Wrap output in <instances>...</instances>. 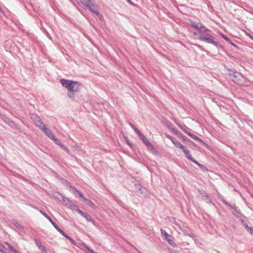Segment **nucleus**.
<instances>
[{
  "label": "nucleus",
  "instance_id": "16",
  "mask_svg": "<svg viewBox=\"0 0 253 253\" xmlns=\"http://www.w3.org/2000/svg\"><path fill=\"white\" fill-rule=\"evenodd\" d=\"M11 222L16 227V228H17L21 231L24 232L25 231L24 227L21 225H20V224L17 220L14 219L12 220Z\"/></svg>",
  "mask_w": 253,
  "mask_h": 253
},
{
  "label": "nucleus",
  "instance_id": "36",
  "mask_svg": "<svg viewBox=\"0 0 253 253\" xmlns=\"http://www.w3.org/2000/svg\"><path fill=\"white\" fill-rule=\"evenodd\" d=\"M203 200H205L207 203H208L209 201V198L207 194L205 195H203Z\"/></svg>",
  "mask_w": 253,
  "mask_h": 253
},
{
  "label": "nucleus",
  "instance_id": "21",
  "mask_svg": "<svg viewBox=\"0 0 253 253\" xmlns=\"http://www.w3.org/2000/svg\"><path fill=\"white\" fill-rule=\"evenodd\" d=\"M83 217L86 219V220L88 221V222H90L92 223H93V224H94V223H95V221L94 220L91 218V217L87 214L86 213H85V214L84 215V216H83Z\"/></svg>",
  "mask_w": 253,
  "mask_h": 253
},
{
  "label": "nucleus",
  "instance_id": "11",
  "mask_svg": "<svg viewBox=\"0 0 253 253\" xmlns=\"http://www.w3.org/2000/svg\"><path fill=\"white\" fill-rule=\"evenodd\" d=\"M135 190L138 193L143 195L145 194L146 189L145 188L143 187L140 184H135Z\"/></svg>",
  "mask_w": 253,
  "mask_h": 253
},
{
  "label": "nucleus",
  "instance_id": "1",
  "mask_svg": "<svg viewBox=\"0 0 253 253\" xmlns=\"http://www.w3.org/2000/svg\"><path fill=\"white\" fill-rule=\"evenodd\" d=\"M60 83L63 86L68 89V91H72L76 92L80 90L81 84L78 82L61 79Z\"/></svg>",
  "mask_w": 253,
  "mask_h": 253
},
{
  "label": "nucleus",
  "instance_id": "19",
  "mask_svg": "<svg viewBox=\"0 0 253 253\" xmlns=\"http://www.w3.org/2000/svg\"><path fill=\"white\" fill-rule=\"evenodd\" d=\"M138 135L139 136L140 139L141 141L146 145L148 144L150 141L147 139V138L144 136L142 133L140 132Z\"/></svg>",
  "mask_w": 253,
  "mask_h": 253
},
{
  "label": "nucleus",
  "instance_id": "15",
  "mask_svg": "<svg viewBox=\"0 0 253 253\" xmlns=\"http://www.w3.org/2000/svg\"><path fill=\"white\" fill-rule=\"evenodd\" d=\"M181 149L182 150L183 153L185 155L186 157L190 161L193 160V157H192L191 155L190 154V151L188 149H186L185 147V146L183 145V148H181Z\"/></svg>",
  "mask_w": 253,
  "mask_h": 253
},
{
  "label": "nucleus",
  "instance_id": "6",
  "mask_svg": "<svg viewBox=\"0 0 253 253\" xmlns=\"http://www.w3.org/2000/svg\"><path fill=\"white\" fill-rule=\"evenodd\" d=\"M233 210L235 211L236 212H232L233 214L237 218L239 219V220L241 221V224L245 228L246 226L248 225V224L245 222V220L243 219L242 217L241 216L238 215L237 214L240 213V211H238L236 207H230Z\"/></svg>",
  "mask_w": 253,
  "mask_h": 253
},
{
  "label": "nucleus",
  "instance_id": "5",
  "mask_svg": "<svg viewBox=\"0 0 253 253\" xmlns=\"http://www.w3.org/2000/svg\"><path fill=\"white\" fill-rule=\"evenodd\" d=\"M160 231L162 236L166 241H167L170 245L173 247H176V243L171 239V235L169 234L165 230L163 229H161Z\"/></svg>",
  "mask_w": 253,
  "mask_h": 253
},
{
  "label": "nucleus",
  "instance_id": "35",
  "mask_svg": "<svg viewBox=\"0 0 253 253\" xmlns=\"http://www.w3.org/2000/svg\"><path fill=\"white\" fill-rule=\"evenodd\" d=\"M198 23H196V22H193V21H192V22L190 23V26H191V27H193V28H196V27H197V24H198Z\"/></svg>",
  "mask_w": 253,
  "mask_h": 253
},
{
  "label": "nucleus",
  "instance_id": "30",
  "mask_svg": "<svg viewBox=\"0 0 253 253\" xmlns=\"http://www.w3.org/2000/svg\"><path fill=\"white\" fill-rule=\"evenodd\" d=\"M148 148H149V149H150L152 151H154L155 150V149L154 148V147L153 146V145L151 143V142H149L148 143L147 145H146Z\"/></svg>",
  "mask_w": 253,
  "mask_h": 253
},
{
  "label": "nucleus",
  "instance_id": "13",
  "mask_svg": "<svg viewBox=\"0 0 253 253\" xmlns=\"http://www.w3.org/2000/svg\"><path fill=\"white\" fill-rule=\"evenodd\" d=\"M42 130L50 139H52L54 137L52 132L49 128L45 126L43 127V128Z\"/></svg>",
  "mask_w": 253,
  "mask_h": 253
},
{
  "label": "nucleus",
  "instance_id": "12",
  "mask_svg": "<svg viewBox=\"0 0 253 253\" xmlns=\"http://www.w3.org/2000/svg\"><path fill=\"white\" fill-rule=\"evenodd\" d=\"M57 231L60 233L63 236H64L66 239H67L69 241H70V242L73 244V245H75L76 244V242L73 239H72L71 237H70L69 236H68L65 232H64L60 228H58V230H57Z\"/></svg>",
  "mask_w": 253,
  "mask_h": 253
},
{
  "label": "nucleus",
  "instance_id": "39",
  "mask_svg": "<svg viewBox=\"0 0 253 253\" xmlns=\"http://www.w3.org/2000/svg\"><path fill=\"white\" fill-rule=\"evenodd\" d=\"M191 161L193 162V163H194L196 165H197V166L198 165H199V163L198 162H197L196 160H195L194 158H193V160H191Z\"/></svg>",
  "mask_w": 253,
  "mask_h": 253
},
{
  "label": "nucleus",
  "instance_id": "17",
  "mask_svg": "<svg viewBox=\"0 0 253 253\" xmlns=\"http://www.w3.org/2000/svg\"><path fill=\"white\" fill-rule=\"evenodd\" d=\"M35 118H36L38 119V121H36V126L40 127L41 129H42L43 128V127H45V126L44 125L43 122H42L41 119L37 116H35Z\"/></svg>",
  "mask_w": 253,
  "mask_h": 253
},
{
  "label": "nucleus",
  "instance_id": "37",
  "mask_svg": "<svg viewBox=\"0 0 253 253\" xmlns=\"http://www.w3.org/2000/svg\"><path fill=\"white\" fill-rule=\"evenodd\" d=\"M183 131L190 137L192 136V134L187 130H183Z\"/></svg>",
  "mask_w": 253,
  "mask_h": 253
},
{
  "label": "nucleus",
  "instance_id": "32",
  "mask_svg": "<svg viewBox=\"0 0 253 253\" xmlns=\"http://www.w3.org/2000/svg\"><path fill=\"white\" fill-rule=\"evenodd\" d=\"M205 28V26H203L202 24L198 23L197 24V27H196L195 29H196L198 31L200 29Z\"/></svg>",
  "mask_w": 253,
  "mask_h": 253
},
{
  "label": "nucleus",
  "instance_id": "46",
  "mask_svg": "<svg viewBox=\"0 0 253 253\" xmlns=\"http://www.w3.org/2000/svg\"><path fill=\"white\" fill-rule=\"evenodd\" d=\"M182 138L185 140H187V137L185 136H183L182 137Z\"/></svg>",
  "mask_w": 253,
  "mask_h": 253
},
{
  "label": "nucleus",
  "instance_id": "14",
  "mask_svg": "<svg viewBox=\"0 0 253 253\" xmlns=\"http://www.w3.org/2000/svg\"><path fill=\"white\" fill-rule=\"evenodd\" d=\"M34 241H35L36 245L39 248V249L43 253H47L45 248L42 246V243L40 240L35 239Z\"/></svg>",
  "mask_w": 253,
  "mask_h": 253
},
{
  "label": "nucleus",
  "instance_id": "52",
  "mask_svg": "<svg viewBox=\"0 0 253 253\" xmlns=\"http://www.w3.org/2000/svg\"><path fill=\"white\" fill-rule=\"evenodd\" d=\"M9 253V252L7 251L5 253Z\"/></svg>",
  "mask_w": 253,
  "mask_h": 253
},
{
  "label": "nucleus",
  "instance_id": "8",
  "mask_svg": "<svg viewBox=\"0 0 253 253\" xmlns=\"http://www.w3.org/2000/svg\"><path fill=\"white\" fill-rule=\"evenodd\" d=\"M166 136L167 138H168L172 141V142L174 144V145L176 147L179 149L183 148V145L180 142H179L175 138L168 134H167Z\"/></svg>",
  "mask_w": 253,
  "mask_h": 253
},
{
  "label": "nucleus",
  "instance_id": "28",
  "mask_svg": "<svg viewBox=\"0 0 253 253\" xmlns=\"http://www.w3.org/2000/svg\"><path fill=\"white\" fill-rule=\"evenodd\" d=\"M6 251H7L5 247L3 245L0 244V252H1V253H4Z\"/></svg>",
  "mask_w": 253,
  "mask_h": 253
},
{
  "label": "nucleus",
  "instance_id": "24",
  "mask_svg": "<svg viewBox=\"0 0 253 253\" xmlns=\"http://www.w3.org/2000/svg\"><path fill=\"white\" fill-rule=\"evenodd\" d=\"M129 124L137 135L140 132V131L134 126L133 124L129 122Z\"/></svg>",
  "mask_w": 253,
  "mask_h": 253
},
{
  "label": "nucleus",
  "instance_id": "2",
  "mask_svg": "<svg viewBox=\"0 0 253 253\" xmlns=\"http://www.w3.org/2000/svg\"><path fill=\"white\" fill-rule=\"evenodd\" d=\"M63 183L66 184V185L69 187L70 191L76 197L80 198L82 201H84L87 205H89L91 203V202L84 198L83 195L79 190H78L76 188L72 186L69 181L66 180H64Z\"/></svg>",
  "mask_w": 253,
  "mask_h": 253
},
{
  "label": "nucleus",
  "instance_id": "41",
  "mask_svg": "<svg viewBox=\"0 0 253 253\" xmlns=\"http://www.w3.org/2000/svg\"><path fill=\"white\" fill-rule=\"evenodd\" d=\"M35 116L36 115H33L32 118L34 120V121H35V123L36 124V121H38V119L36 118H35Z\"/></svg>",
  "mask_w": 253,
  "mask_h": 253
},
{
  "label": "nucleus",
  "instance_id": "34",
  "mask_svg": "<svg viewBox=\"0 0 253 253\" xmlns=\"http://www.w3.org/2000/svg\"><path fill=\"white\" fill-rule=\"evenodd\" d=\"M61 148H62L64 151H65L67 153H69L70 151L68 148L65 147L62 143L59 146Z\"/></svg>",
  "mask_w": 253,
  "mask_h": 253
},
{
  "label": "nucleus",
  "instance_id": "10",
  "mask_svg": "<svg viewBox=\"0 0 253 253\" xmlns=\"http://www.w3.org/2000/svg\"><path fill=\"white\" fill-rule=\"evenodd\" d=\"M54 195L59 201L65 203L66 205L67 204V202H69V200L67 198L64 197L62 194L58 192H56Z\"/></svg>",
  "mask_w": 253,
  "mask_h": 253
},
{
  "label": "nucleus",
  "instance_id": "9",
  "mask_svg": "<svg viewBox=\"0 0 253 253\" xmlns=\"http://www.w3.org/2000/svg\"><path fill=\"white\" fill-rule=\"evenodd\" d=\"M46 218L48 221L52 224V225L54 227V228L57 230L58 228H60L52 219L51 218L44 212L42 211L41 210L39 211Z\"/></svg>",
  "mask_w": 253,
  "mask_h": 253
},
{
  "label": "nucleus",
  "instance_id": "4",
  "mask_svg": "<svg viewBox=\"0 0 253 253\" xmlns=\"http://www.w3.org/2000/svg\"><path fill=\"white\" fill-rule=\"evenodd\" d=\"M212 37L211 35H206V36H200L197 38V39L201 41H204L209 43H211L218 48H222V45L219 42L214 41L212 39Z\"/></svg>",
  "mask_w": 253,
  "mask_h": 253
},
{
  "label": "nucleus",
  "instance_id": "7",
  "mask_svg": "<svg viewBox=\"0 0 253 253\" xmlns=\"http://www.w3.org/2000/svg\"><path fill=\"white\" fill-rule=\"evenodd\" d=\"M77 2L83 7H86V6H90L93 5V0H76Z\"/></svg>",
  "mask_w": 253,
  "mask_h": 253
},
{
  "label": "nucleus",
  "instance_id": "51",
  "mask_svg": "<svg viewBox=\"0 0 253 253\" xmlns=\"http://www.w3.org/2000/svg\"><path fill=\"white\" fill-rule=\"evenodd\" d=\"M188 142H192L193 144H194L193 142H192L191 141H190V140H188Z\"/></svg>",
  "mask_w": 253,
  "mask_h": 253
},
{
  "label": "nucleus",
  "instance_id": "53",
  "mask_svg": "<svg viewBox=\"0 0 253 253\" xmlns=\"http://www.w3.org/2000/svg\"><path fill=\"white\" fill-rule=\"evenodd\" d=\"M194 35H197V33H194Z\"/></svg>",
  "mask_w": 253,
  "mask_h": 253
},
{
  "label": "nucleus",
  "instance_id": "27",
  "mask_svg": "<svg viewBox=\"0 0 253 253\" xmlns=\"http://www.w3.org/2000/svg\"><path fill=\"white\" fill-rule=\"evenodd\" d=\"M247 231L249 232L252 235H253V228L252 227H250L248 225L246 226L245 227Z\"/></svg>",
  "mask_w": 253,
  "mask_h": 253
},
{
  "label": "nucleus",
  "instance_id": "45",
  "mask_svg": "<svg viewBox=\"0 0 253 253\" xmlns=\"http://www.w3.org/2000/svg\"><path fill=\"white\" fill-rule=\"evenodd\" d=\"M180 129L183 131V130H186L183 126H180Z\"/></svg>",
  "mask_w": 253,
  "mask_h": 253
},
{
  "label": "nucleus",
  "instance_id": "25",
  "mask_svg": "<svg viewBox=\"0 0 253 253\" xmlns=\"http://www.w3.org/2000/svg\"><path fill=\"white\" fill-rule=\"evenodd\" d=\"M73 208H74L75 209V210L76 211L78 212L80 214H81L83 217V216H84V215L85 214V213L86 212H83L82 210H80V209H79L78 208H77V207H73Z\"/></svg>",
  "mask_w": 253,
  "mask_h": 253
},
{
  "label": "nucleus",
  "instance_id": "48",
  "mask_svg": "<svg viewBox=\"0 0 253 253\" xmlns=\"http://www.w3.org/2000/svg\"><path fill=\"white\" fill-rule=\"evenodd\" d=\"M198 166H199L200 168H201L203 167V166L200 163H199V165H198Z\"/></svg>",
  "mask_w": 253,
  "mask_h": 253
},
{
  "label": "nucleus",
  "instance_id": "22",
  "mask_svg": "<svg viewBox=\"0 0 253 253\" xmlns=\"http://www.w3.org/2000/svg\"><path fill=\"white\" fill-rule=\"evenodd\" d=\"M221 37L225 40L227 42H228L229 43H230L231 44L233 45L234 46L236 47V45L234 43L228 38H227L226 36H225L223 34L221 35Z\"/></svg>",
  "mask_w": 253,
  "mask_h": 253
},
{
  "label": "nucleus",
  "instance_id": "26",
  "mask_svg": "<svg viewBox=\"0 0 253 253\" xmlns=\"http://www.w3.org/2000/svg\"><path fill=\"white\" fill-rule=\"evenodd\" d=\"M83 247L90 253H97V252L94 251L92 249H90L87 245L85 244L83 245Z\"/></svg>",
  "mask_w": 253,
  "mask_h": 253
},
{
  "label": "nucleus",
  "instance_id": "42",
  "mask_svg": "<svg viewBox=\"0 0 253 253\" xmlns=\"http://www.w3.org/2000/svg\"><path fill=\"white\" fill-rule=\"evenodd\" d=\"M11 251L13 252V253H18L17 251L14 248H12Z\"/></svg>",
  "mask_w": 253,
  "mask_h": 253
},
{
  "label": "nucleus",
  "instance_id": "44",
  "mask_svg": "<svg viewBox=\"0 0 253 253\" xmlns=\"http://www.w3.org/2000/svg\"><path fill=\"white\" fill-rule=\"evenodd\" d=\"M171 253H177L176 251L174 250H171Z\"/></svg>",
  "mask_w": 253,
  "mask_h": 253
},
{
  "label": "nucleus",
  "instance_id": "29",
  "mask_svg": "<svg viewBox=\"0 0 253 253\" xmlns=\"http://www.w3.org/2000/svg\"><path fill=\"white\" fill-rule=\"evenodd\" d=\"M235 73H238V72L235 71L234 70H230L228 74L230 76L232 77V79L234 77V75H235Z\"/></svg>",
  "mask_w": 253,
  "mask_h": 253
},
{
  "label": "nucleus",
  "instance_id": "40",
  "mask_svg": "<svg viewBox=\"0 0 253 253\" xmlns=\"http://www.w3.org/2000/svg\"><path fill=\"white\" fill-rule=\"evenodd\" d=\"M188 236H190V237L192 238L193 239L195 238V235L193 233H190V234H188Z\"/></svg>",
  "mask_w": 253,
  "mask_h": 253
},
{
  "label": "nucleus",
  "instance_id": "50",
  "mask_svg": "<svg viewBox=\"0 0 253 253\" xmlns=\"http://www.w3.org/2000/svg\"><path fill=\"white\" fill-rule=\"evenodd\" d=\"M69 206H75V205H74L73 203H69Z\"/></svg>",
  "mask_w": 253,
  "mask_h": 253
},
{
  "label": "nucleus",
  "instance_id": "20",
  "mask_svg": "<svg viewBox=\"0 0 253 253\" xmlns=\"http://www.w3.org/2000/svg\"><path fill=\"white\" fill-rule=\"evenodd\" d=\"M198 31L201 35V36H206V35H208L207 32L210 31V30L205 27V28L200 29Z\"/></svg>",
  "mask_w": 253,
  "mask_h": 253
},
{
  "label": "nucleus",
  "instance_id": "54",
  "mask_svg": "<svg viewBox=\"0 0 253 253\" xmlns=\"http://www.w3.org/2000/svg\"><path fill=\"white\" fill-rule=\"evenodd\" d=\"M251 38H252V40H253V37H252Z\"/></svg>",
  "mask_w": 253,
  "mask_h": 253
},
{
  "label": "nucleus",
  "instance_id": "43",
  "mask_svg": "<svg viewBox=\"0 0 253 253\" xmlns=\"http://www.w3.org/2000/svg\"><path fill=\"white\" fill-rule=\"evenodd\" d=\"M223 204H224L226 205L227 206H231V205L228 204L227 203V202L225 200H223Z\"/></svg>",
  "mask_w": 253,
  "mask_h": 253
},
{
  "label": "nucleus",
  "instance_id": "18",
  "mask_svg": "<svg viewBox=\"0 0 253 253\" xmlns=\"http://www.w3.org/2000/svg\"><path fill=\"white\" fill-rule=\"evenodd\" d=\"M95 6V5H94V2H93V5H90V6H86V7H87L89 8V10L95 14L96 15L98 16L100 15V12L95 8H94V7Z\"/></svg>",
  "mask_w": 253,
  "mask_h": 253
},
{
  "label": "nucleus",
  "instance_id": "38",
  "mask_svg": "<svg viewBox=\"0 0 253 253\" xmlns=\"http://www.w3.org/2000/svg\"><path fill=\"white\" fill-rule=\"evenodd\" d=\"M5 244H6V245H8V246L9 248L11 250H12V248H14V247H13L12 246H11V245H10L8 242H5Z\"/></svg>",
  "mask_w": 253,
  "mask_h": 253
},
{
  "label": "nucleus",
  "instance_id": "47",
  "mask_svg": "<svg viewBox=\"0 0 253 253\" xmlns=\"http://www.w3.org/2000/svg\"><path fill=\"white\" fill-rule=\"evenodd\" d=\"M127 144L129 145L130 147H132V144L131 143H129V142H127Z\"/></svg>",
  "mask_w": 253,
  "mask_h": 253
},
{
  "label": "nucleus",
  "instance_id": "33",
  "mask_svg": "<svg viewBox=\"0 0 253 253\" xmlns=\"http://www.w3.org/2000/svg\"><path fill=\"white\" fill-rule=\"evenodd\" d=\"M52 140H53L54 141V142L59 146H60L62 144L60 140L56 138L55 137Z\"/></svg>",
  "mask_w": 253,
  "mask_h": 253
},
{
  "label": "nucleus",
  "instance_id": "31",
  "mask_svg": "<svg viewBox=\"0 0 253 253\" xmlns=\"http://www.w3.org/2000/svg\"><path fill=\"white\" fill-rule=\"evenodd\" d=\"M67 95L70 98H73L75 96L74 92L72 91H68Z\"/></svg>",
  "mask_w": 253,
  "mask_h": 253
},
{
  "label": "nucleus",
  "instance_id": "23",
  "mask_svg": "<svg viewBox=\"0 0 253 253\" xmlns=\"http://www.w3.org/2000/svg\"><path fill=\"white\" fill-rule=\"evenodd\" d=\"M191 137H192L194 139L198 141V142L201 143L202 144H205V142L201 138H200L199 137H198L197 136H196L195 135H194L192 134V136H191Z\"/></svg>",
  "mask_w": 253,
  "mask_h": 253
},
{
  "label": "nucleus",
  "instance_id": "49",
  "mask_svg": "<svg viewBox=\"0 0 253 253\" xmlns=\"http://www.w3.org/2000/svg\"><path fill=\"white\" fill-rule=\"evenodd\" d=\"M127 1L129 3H131V4H132V5H133V3L131 1V0H127Z\"/></svg>",
  "mask_w": 253,
  "mask_h": 253
},
{
  "label": "nucleus",
  "instance_id": "3",
  "mask_svg": "<svg viewBox=\"0 0 253 253\" xmlns=\"http://www.w3.org/2000/svg\"><path fill=\"white\" fill-rule=\"evenodd\" d=\"M232 80L236 84L239 85H248L247 83L248 82L247 79L239 72L238 73H235V75L232 78Z\"/></svg>",
  "mask_w": 253,
  "mask_h": 253
}]
</instances>
